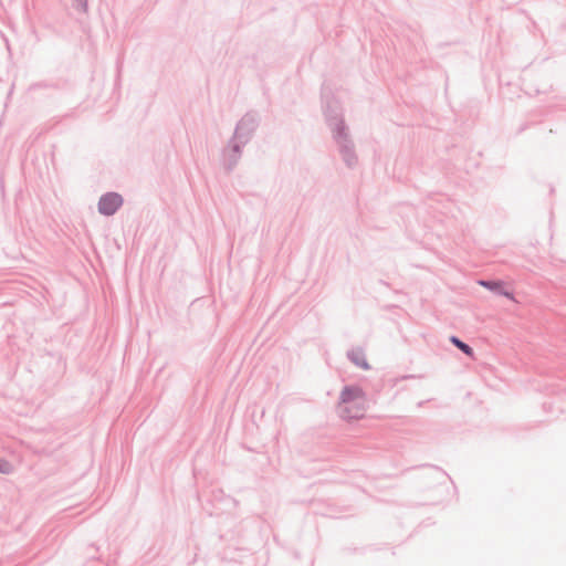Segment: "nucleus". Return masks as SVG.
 Instances as JSON below:
<instances>
[{
    "label": "nucleus",
    "mask_w": 566,
    "mask_h": 566,
    "mask_svg": "<svg viewBox=\"0 0 566 566\" xmlns=\"http://www.w3.org/2000/svg\"><path fill=\"white\" fill-rule=\"evenodd\" d=\"M261 123L256 111H248L235 124L232 136L221 150L222 167L230 174L238 166L243 148L253 139Z\"/></svg>",
    "instance_id": "f257e3e1"
},
{
    "label": "nucleus",
    "mask_w": 566,
    "mask_h": 566,
    "mask_svg": "<svg viewBox=\"0 0 566 566\" xmlns=\"http://www.w3.org/2000/svg\"><path fill=\"white\" fill-rule=\"evenodd\" d=\"M322 107L325 120L333 134L347 129L342 105L333 94L322 93Z\"/></svg>",
    "instance_id": "f03ea898"
},
{
    "label": "nucleus",
    "mask_w": 566,
    "mask_h": 566,
    "mask_svg": "<svg viewBox=\"0 0 566 566\" xmlns=\"http://www.w3.org/2000/svg\"><path fill=\"white\" fill-rule=\"evenodd\" d=\"M333 138L338 145L339 154L345 165L348 168L355 167L358 161V158L355 151V145L350 139L347 129L344 130L343 133H334Z\"/></svg>",
    "instance_id": "7ed1b4c3"
},
{
    "label": "nucleus",
    "mask_w": 566,
    "mask_h": 566,
    "mask_svg": "<svg viewBox=\"0 0 566 566\" xmlns=\"http://www.w3.org/2000/svg\"><path fill=\"white\" fill-rule=\"evenodd\" d=\"M124 198L120 193L108 191L103 193L97 202V211L104 217L114 216L123 206Z\"/></svg>",
    "instance_id": "20e7f679"
},
{
    "label": "nucleus",
    "mask_w": 566,
    "mask_h": 566,
    "mask_svg": "<svg viewBox=\"0 0 566 566\" xmlns=\"http://www.w3.org/2000/svg\"><path fill=\"white\" fill-rule=\"evenodd\" d=\"M478 283L484 289L493 292L495 295L514 300V293L506 289V284L502 280H479Z\"/></svg>",
    "instance_id": "39448f33"
},
{
    "label": "nucleus",
    "mask_w": 566,
    "mask_h": 566,
    "mask_svg": "<svg viewBox=\"0 0 566 566\" xmlns=\"http://www.w3.org/2000/svg\"><path fill=\"white\" fill-rule=\"evenodd\" d=\"M366 396V392L364 389L358 385H346L343 387L340 394H339V403H349L354 402L358 399H364Z\"/></svg>",
    "instance_id": "423d86ee"
},
{
    "label": "nucleus",
    "mask_w": 566,
    "mask_h": 566,
    "mask_svg": "<svg viewBox=\"0 0 566 566\" xmlns=\"http://www.w3.org/2000/svg\"><path fill=\"white\" fill-rule=\"evenodd\" d=\"M346 355L349 361L353 363L355 366L364 370H369L371 368L361 347L352 348L347 352Z\"/></svg>",
    "instance_id": "0eeeda50"
},
{
    "label": "nucleus",
    "mask_w": 566,
    "mask_h": 566,
    "mask_svg": "<svg viewBox=\"0 0 566 566\" xmlns=\"http://www.w3.org/2000/svg\"><path fill=\"white\" fill-rule=\"evenodd\" d=\"M450 343L458 348L461 353H463L465 356L473 358L474 350L473 348L465 342H463L461 338H459L455 335H451L449 338Z\"/></svg>",
    "instance_id": "6e6552de"
},
{
    "label": "nucleus",
    "mask_w": 566,
    "mask_h": 566,
    "mask_svg": "<svg viewBox=\"0 0 566 566\" xmlns=\"http://www.w3.org/2000/svg\"><path fill=\"white\" fill-rule=\"evenodd\" d=\"M72 7L80 13L88 12V1L87 0H72Z\"/></svg>",
    "instance_id": "1a4fd4ad"
},
{
    "label": "nucleus",
    "mask_w": 566,
    "mask_h": 566,
    "mask_svg": "<svg viewBox=\"0 0 566 566\" xmlns=\"http://www.w3.org/2000/svg\"><path fill=\"white\" fill-rule=\"evenodd\" d=\"M13 470V465L6 459L0 458V473L10 474Z\"/></svg>",
    "instance_id": "9d476101"
},
{
    "label": "nucleus",
    "mask_w": 566,
    "mask_h": 566,
    "mask_svg": "<svg viewBox=\"0 0 566 566\" xmlns=\"http://www.w3.org/2000/svg\"><path fill=\"white\" fill-rule=\"evenodd\" d=\"M55 87L53 83L49 82H36L30 85L29 91L40 90V88H52Z\"/></svg>",
    "instance_id": "9b49d317"
},
{
    "label": "nucleus",
    "mask_w": 566,
    "mask_h": 566,
    "mask_svg": "<svg viewBox=\"0 0 566 566\" xmlns=\"http://www.w3.org/2000/svg\"><path fill=\"white\" fill-rule=\"evenodd\" d=\"M342 417L345 418V419H358L359 418L358 415H349V410H348L347 407H345L342 410Z\"/></svg>",
    "instance_id": "f8f14e48"
},
{
    "label": "nucleus",
    "mask_w": 566,
    "mask_h": 566,
    "mask_svg": "<svg viewBox=\"0 0 566 566\" xmlns=\"http://www.w3.org/2000/svg\"><path fill=\"white\" fill-rule=\"evenodd\" d=\"M229 501L234 505L237 506L238 505V501L233 497H229Z\"/></svg>",
    "instance_id": "ddd939ff"
}]
</instances>
